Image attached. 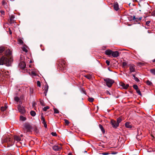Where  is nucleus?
Instances as JSON below:
<instances>
[{
    "mask_svg": "<svg viewBox=\"0 0 155 155\" xmlns=\"http://www.w3.org/2000/svg\"><path fill=\"white\" fill-rule=\"evenodd\" d=\"M133 88L135 89L136 90L138 89V87L137 85H134L133 86Z\"/></svg>",
    "mask_w": 155,
    "mask_h": 155,
    "instance_id": "nucleus-38",
    "label": "nucleus"
},
{
    "mask_svg": "<svg viewBox=\"0 0 155 155\" xmlns=\"http://www.w3.org/2000/svg\"><path fill=\"white\" fill-rule=\"evenodd\" d=\"M64 122H65V123L67 124V125H68L69 124V121H68V120H66V119H65L64 120Z\"/></svg>",
    "mask_w": 155,
    "mask_h": 155,
    "instance_id": "nucleus-44",
    "label": "nucleus"
},
{
    "mask_svg": "<svg viewBox=\"0 0 155 155\" xmlns=\"http://www.w3.org/2000/svg\"><path fill=\"white\" fill-rule=\"evenodd\" d=\"M87 152L86 151H85V152Z\"/></svg>",
    "mask_w": 155,
    "mask_h": 155,
    "instance_id": "nucleus-63",
    "label": "nucleus"
},
{
    "mask_svg": "<svg viewBox=\"0 0 155 155\" xmlns=\"http://www.w3.org/2000/svg\"><path fill=\"white\" fill-rule=\"evenodd\" d=\"M142 133L141 132V130H140V129H137V134L136 136V138L137 139H140V138H138V137L141 136V134Z\"/></svg>",
    "mask_w": 155,
    "mask_h": 155,
    "instance_id": "nucleus-15",
    "label": "nucleus"
},
{
    "mask_svg": "<svg viewBox=\"0 0 155 155\" xmlns=\"http://www.w3.org/2000/svg\"><path fill=\"white\" fill-rule=\"evenodd\" d=\"M37 84L38 87H40L41 86V83L39 81H37Z\"/></svg>",
    "mask_w": 155,
    "mask_h": 155,
    "instance_id": "nucleus-40",
    "label": "nucleus"
},
{
    "mask_svg": "<svg viewBox=\"0 0 155 155\" xmlns=\"http://www.w3.org/2000/svg\"><path fill=\"white\" fill-rule=\"evenodd\" d=\"M152 15H153L155 16V11L152 12Z\"/></svg>",
    "mask_w": 155,
    "mask_h": 155,
    "instance_id": "nucleus-52",
    "label": "nucleus"
},
{
    "mask_svg": "<svg viewBox=\"0 0 155 155\" xmlns=\"http://www.w3.org/2000/svg\"><path fill=\"white\" fill-rule=\"evenodd\" d=\"M48 85H47L45 87V88L44 89V90L45 91V92H44L45 93V92L46 93H47V92L48 91Z\"/></svg>",
    "mask_w": 155,
    "mask_h": 155,
    "instance_id": "nucleus-26",
    "label": "nucleus"
},
{
    "mask_svg": "<svg viewBox=\"0 0 155 155\" xmlns=\"http://www.w3.org/2000/svg\"><path fill=\"white\" fill-rule=\"evenodd\" d=\"M41 121H42V123H44V122H45V119L42 116L41 118Z\"/></svg>",
    "mask_w": 155,
    "mask_h": 155,
    "instance_id": "nucleus-41",
    "label": "nucleus"
},
{
    "mask_svg": "<svg viewBox=\"0 0 155 155\" xmlns=\"http://www.w3.org/2000/svg\"><path fill=\"white\" fill-rule=\"evenodd\" d=\"M141 137V136H139L138 137V138H140V139H138V140H140V138Z\"/></svg>",
    "mask_w": 155,
    "mask_h": 155,
    "instance_id": "nucleus-54",
    "label": "nucleus"
},
{
    "mask_svg": "<svg viewBox=\"0 0 155 155\" xmlns=\"http://www.w3.org/2000/svg\"><path fill=\"white\" fill-rule=\"evenodd\" d=\"M11 64L10 60L6 57L2 56L0 58V65L5 64L7 66H9Z\"/></svg>",
    "mask_w": 155,
    "mask_h": 155,
    "instance_id": "nucleus-2",
    "label": "nucleus"
},
{
    "mask_svg": "<svg viewBox=\"0 0 155 155\" xmlns=\"http://www.w3.org/2000/svg\"><path fill=\"white\" fill-rule=\"evenodd\" d=\"M107 94H109L110 95V93H109V91H107Z\"/></svg>",
    "mask_w": 155,
    "mask_h": 155,
    "instance_id": "nucleus-58",
    "label": "nucleus"
},
{
    "mask_svg": "<svg viewBox=\"0 0 155 155\" xmlns=\"http://www.w3.org/2000/svg\"><path fill=\"white\" fill-rule=\"evenodd\" d=\"M99 127L101 129V130L102 131L103 133H104L105 132V130H104V129L103 127L102 126V125H101V124H99Z\"/></svg>",
    "mask_w": 155,
    "mask_h": 155,
    "instance_id": "nucleus-20",
    "label": "nucleus"
},
{
    "mask_svg": "<svg viewBox=\"0 0 155 155\" xmlns=\"http://www.w3.org/2000/svg\"><path fill=\"white\" fill-rule=\"evenodd\" d=\"M54 113L58 114V113H59V112L58 110L57 109L55 108H54Z\"/></svg>",
    "mask_w": 155,
    "mask_h": 155,
    "instance_id": "nucleus-32",
    "label": "nucleus"
},
{
    "mask_svg": "<svg viewBox=\"0 0 155 155\" xmlns=\"http://www.w3.org/2000/svg\"><path fill=\"white\" fill-rule=\"evenodd\" d=\"M120 85L123 88L125 89V84L121 82L120 83Z\"/></svg>",
    "mask_w": 155,
    "mask_h": 155,
    "instance_id": "nucleus-29",
    "label": "nucleus"
},
{
    "mask_svg": "<svg viewBox=\"0 0 155 155\" xmlns=\"http://www.w3.org/2000/svg\"><path fill=\"white\" fill-rule=\"evenodd\" d=\"M125 127L128 128H131L132 127V125L131 123L127 122L125 124Z\"/></svg>",
    "mask_w": 155,
    "mask_h": 155,
    "instance_id": "nucleus-11",
    "label": "nucleus"
},
{
    "mask_svg": "<svg viewBox=\"0 0 155 155\" xmlns=\"http://www.w3.org/2000/svg\"><path fill=\"white\" fill-rule=\"evenodd\" d=\"M152 61H153V62H155V59H154V60H152Z\"/></svg>",
    "mask_w": 155,
    "mask_h": 155,
    "instance_id": "nucleus-56",
    "label": "nucleus"
},
{
    "mask_svg": "<svg viewBox=\"0 0 155 155\" xmlns=\"http://www.w3.org/2000/svg\"><path fill=\"white\" fill-rule=\"evenodd\" d=\"M51 134L52 135L54 136H57V134L56 133L52 132L51 133Z\"/></svg>",
    "mask_w": 155,
    "mask_h": 155,
    "instance_id": "nucleus-46",
    "label": "nucleus"
},
{
    "mask_svg": "<svg viewBox=\"0 0 155 155\" xmlns=\"http://www.w3.org/2000/svg\"><path fill=\"white\" fill-rule=\"evenodd\" d=\"M20 119L22 121H25L26 120V118L23 116H21L20 117Z\"/></svg>",
    "mask_w": 155,
    "mask_h": 155,
    "instance_id": "nucleus-31",
    "label": "nucleus"
},
{
    "mask_svg": "<svg viewBox=\"0 0 155 155\" xmlns=\"http://www.w3.org/2000/svg\"><path fill=\"white\" fill-rule=\"evenodd\" d=\"M14 140L18 142L19 141L21 140V138L17 136H15L14 137Z\"/></svg>",
    "mask_w": 155,
    "mask_h": 155,
    "instance_id": "nucleus-18",
    "label": "nucleus"
},
{
    "mask_svg": "<svg viewBox=\"0 0 155 155\" xmlns=\"http://www.w3.org/2000/svg\"><path fill=\"white\" fill-rule=\"evenodd\" d=\"M15 18V16L13 15H11L10 18V20L11 21H13L14 19Z\"/></svg>",
    "mask_w": 155,
    "mask_h": 155,
    "instance_id": "nucleus-33",
    "label": "nucleus"
},
{
    "mask_svg": "<svg viewBox=\"0 0 155 155\" xmlns=\"http://www.w3.org/2000/svg\"><path fill=\"white\" fill-rule=\"evenodd\" d=\"M7 108V107L5 106V107H2L1 108V109L2 111H4L6 110Z\"/></svg>",
    "mask_w": 155,
    "mask_h": 155,
    "instance_id": "nucleus-24",
    "label": "nucleus"
},
{
    "mask_svg": "<svg viewBox=\"0 0 155 155\" xmlns=\"http://www.w3.org/2000/svg\"><path fill=\"white\" fill-rule=\"evenodd\" d=\"M137 92L140 95H141V92L140 90H138V89L136 90Z\"/></svg>",
    "mask_w": 155,
    "mask_h": 155,
    "instance_id": "nucleus-42",
    "label": "nucleus"
},
{
    "mask_svg": "<svg viewBox=\"0 0 155 155\" xmlns=\"http://www.w3.org/2000/svg\"><path fill=\"white\" fill-rule=\"evenodd\" d=\"M112 51L110 50H107L105 51V54L107 55L110 56L112 54Z\"/></svg>",
    "mask_w": 155,
    "mask_h": 155,
    "instance_id": "nucleus-12",
    "label": "nucleus"
},
{
    "mask_svg": "<svg viewBox=\"0 0 155 155\" xmlns=\"http://www.w3.org/2000/svg\"><path fill=\"white\" fill-rule=\"evenodd\" d=\"M150 21H148L146 22V25L147 26H149V24L150 23Z\"/></svg>",
    "mask_w": 155,
    "mask_h": 155,
    "instance_id": "nucleus-43",
    "label": "nucleus"
},
{
    "mask_svg": "<svg viewBox=\"0 0 155 155\" xmlns=\"http://www.w3.org/2000/svg\"><path fill=\"white\" fill-rule=\"evenodd\" d=\"M37 71L36 70H33L31 72V73H29V74H31L33 76H36L37 74Z\"/></svg>",
    "mask_w": 155,
    "mask_h": 155,
    "instance_id": "nucleus-16",
    "label": "nucleus"
},
{
    "mask_svg": "<svg viewBox=\"0 0 155 155\" xmlns=\"http://www.w3.org/2000/svg\"><path fill=\"white\" fill-rule=\"evenodd\" d=\"M104 81L106 82L107 86L109 87L111 86L112 84L114 82V80L109 78L104 79Z\"/></svg>",
    "mask_w": 155,
    "mask_h": 155,
    "instance_id": "nucleus-4",
    "label": "nucleus"
},
{
    "mask_svg": "<svg viewBox=\"0 0 155 155\" xmlns=\"http://www.w3.org/2000/svg\"><path fill=\"white\" fill-rule=\"evenodd\" d=\"M21 137H22L23 136V135H22V134L21 135Z\"/></svg>",
    "mask_w": 155,
    "mask_h": 155,
    "instance_id": "nucleus-61",
    "label": "nucleus"
},
{
    "mask_svg": "<svg viewBox=\"0 0 155 155\" xmlns=\"http://www.w3.org/2000/svg\"><path fill=\"white\" fill-rule=\"evenodd\" d=\"M22 50L23 51H25V52H28L27 50L24 46L22 48Z\"/></svg>",
    "mask_w": 155,
    "mask_h": 155,
    "instance_id": "nucleus-34",
    "label": "nucleus"
},
{
    "mask_svg": "<svg viewBox=\"0 0 155 155\" xmlns=\"http://www.w3.org/2000/svg\"><path fill=\"white\" fill-rule=\"evenodd\" d=\"M112 55L114 58L117 57L119 56V53L118 51H112Z\"/></svg>",
    "mask_w": 155,
    "mask_h": 155,
    "instance_id": "nucleus-10",
    "label": "nucleus"
},
{
    "mask_svg": "<svg viewBox=\"0 0 155 155\" xmlns=\"http://www.w3.org/2000/svg\"><path fill=\"white\" fill-rule=\"evenodd\" d=\"M127 65V63L126 62H123L122 63V66L123 67H125Z\"/></svg>",
    "mask_w": 155,
    "mask_h": 155,
    "instance_id": "nucleus-30",
    "label": "nucleus"
},
{
    "mask_svg": "<svg viewBox=\"0 0 155 155\" xmlns=\"http://www.w3.org/2000/svg\"><path fill=\"white\" fill-rule=\"evenodd\" d=\"M31 115L33 117L35 116L36 115L35 112L33 110H32L30 112Z\"/></svg>",
    "mask_w": 155,
    "mask_h": 155,
    "instance_id": "nucleus-23",
    "label": "nucleus"
},
{
    "mask_svg": "<svg viewBox=\"0 0 155 155\" xmlns=\"http://www.w3.org/2000/svg\"><path fill=\"white\" fill-rule=\"evenodd\" d=\"M1 14H2V15H4V12L3 11H1Z\"/></svg>",
    "mask_w": 155,
    "mask_h": 155,
    "instance_id": "nucleus-51",
    "label": "nucleus"
},
{
    "mask_svg": "<svg viewBox=\"0 0 155 155\" xmlns=\"http://www.w3.org/2000/svg\"><path fill=\"white\" fill-rule=\"evenodd\" d=\"M82 90L83 91V93L85 94V91L83 89H82Z\"/></svg>",
    "mask_w": 155,
    "mask_h": 155,
    "instance_id": "nucleus-53",
    "label": "nucleus"
},
{
    "mask_svg": "<svg viewBox=\"0 0 155 155\" xmlns=\"http://www.w3.org/2000/svg\"><path fill=\"white\" fill-rule=\"evenodd\" d=\"M20 61H23V60L24 61V57L23 55H21L20 57Z\"/></svg>",
    "mask_w": 155,
    "mask_h": 155,
    "instance_id": "nucleus-36",
    "label": "nucleus"
},
{
    "mask_svg": "<svg viewBox=\"0 0 155 155\" xmlns=\"http://www.w3.org/2000/svg\"><path fill=\"white\" fill-rule=\"evenodd\" d=\"M23 131L24 133H30L32 131L33 128L31 125L28 123H25L23 125Z\"/></svg>",
    "mask_w": 155,
    "mask_h": 155,
    "instance_id": "nucleus-1",
    "label": "nucleus"
},
{
    "mask_svg": "<svg viewBox=\"0 0 155 155\" xmlns=\"http://www.w3.org/2000/svg\"><path fill=\"white\" fill-rule=\"evenodd\" d=\"M107 153H103V155H107Z\"/></svg>",
    "mask_w": 155,
    "mask_h": 155,
    "instance_id": "nucleus-57",
    "label": "nucleus"
},
{
    "mask_svg": "<svg viewBox=\"0 0 155 155\" xmlns=\"http://www.w3.org/2000/svg\"><path fill=\"white\" fill-rule=\"evenodd\" d=\"M147 84L149 85H151L152 84V83L148 80L147 81Z\"/></svg>",
    "mask_w": 155,
    "mask_h": 155,
    "instance_id": "nucleus-37",
    "label": "nucleus"
},
{
    "mask_svg": "<svg viewBox=\"0 0 155 155\" xmlns=\"http://www.w3.org/2000/svg\"><path fill=\"white\" fill-rule=\"evenodd\" d=\"M141 19H142L141 18H138V20H140Z\"/></svg>",
    "mask_w": 155,
    "mask_h": 155,
    "instance_id": "nucleus-55",
    "label": "nucleus"
},
{
    "mask_svg": "<svg viewBox=\"0 0 155 155\" xmlns=\"http://www.w3.org/2000/svg\"><path fill=\"white\" fill-rule=\"evenodd\" d=\"M4 54L6 56L10 57L11 54L12 52L9 49H7L6 50L5 49V50L4 51Z\"/></svg>",
    "mask_w": 155,
    "mask_h": 155,
    "instance_id": "nucleus-7",
    "label": "nucleus"
},
{
    "mask_svg": "<svg viewBox=\"0 0 155 155\" xmlns=\"http://www.w3.org/2000/svg\"><path fill=\"white\" fill-rule=\"evenodd\" d=\"M130 73L135 71V66L133 64H130Z\"/></svg>",
    "mask_w": 155,
    "mask_h": 155,
    "instance_id": "nucleus-9",
    "label": "nucleus"
},
{
    "mask_svg": "<svg viewBox=\"0 0 155 155\" xmlns=\"http://www.w3.org/2000/svg\"><path fill=\"white\" fill-rule=\"evenodd\" d=\"M43 124H44L45 127V128L46 127H47V125L46 122H44V123H43Z\"/></svg>",
    "mask_w": 155,
    "mask_h": 155,
    "instance_id": "nucleus-47",
    "label": "nucleus"
},
{
    "mask_svg": "<svg viewBox=\"0 0 155 155\" xmlns=\"http://www.w3.org/2000/svg\"><path fill=\"white\" fill-rule=\"evenodd\" d=\"M49 107L47 106L43 108V111H46L48 109H49Z\"/></svg>",
    "mask_w": 155,
    "mask_h": 155,
    "instance_id": "nucleus-28",
    "label": "nucleus"
},
{
    "mask_svg": "<svg viewBox=\"0 0 155 155\" xmlns=\"http://www.w3.org/2000/svg\"><path fill=\"white\" fill-rule=\"evenodd\" d=\"M106 63L108 66L109 65L110 62L108 60H106Z\"/></svg>",
    "mask_w": 155,
    "mask_h": 155,
    "instance_id": "nucleus-45",
    "label": "nucleus"
},
{
    "mask_svg": "<svg viewBox=\"0 0 155 155\" xmlns=\"http://www.w3.org/2000/svg\"><path fill=\"white\" fill-rule=\"evenodd\" d=\"M133 79H134L136 81L138 82L139 81V79L137 78L133 74Z\"/></svg>",
    "mask_w": 155,
    "mask_h": 155,
    "instance_id": "nucleus-21",
    "label": "nucleus"
},
{
    "mask_svg": "<svg viewBox=\"0 0 155 155\" xmlns=\"http://www.w3.org/2000/svg\"><path fill=\"white\" fill-rule=\"evenodd\" d=\"M2 141L3 143H7L10 145L14 144V142L12 139L9 137H4L2 139Z\"/></svg>",
    "mask_w": 155,
    "mask_h": 155,
    "instance_id": "nucleus-3",
    "label": "nucleus"
},
{
    "mask_svg": "<svg viewBox=\"0 0 155 155\" xmlns=\"http://www.w3.org/2000/svg\"><path fill=\"white\" fill-rule=\"evenodd\" d=\"M150 71L152 74L155 75V69H151L150 70Z\"/></svg>",
    "mask_w": 155,
    "mask_h": 155,
    "instance_id": "nucleus-27",
    "label": "nucleus"
},
{
    "mask_svg": "<svg viewBox=\"0 0 155 155\" xmlns=\"http://www.w3.org/2000/svg\"><path fill=\"white\" fill-rule=\"evenodd\" d=\"M94 98L92 97L89 98L88 99V101L90 102H92L94 100Z\"/></svg>",
    "mask_w": 155,
    "mask_h": 155,
    "instance_id": "nucleus-39",
    "label": "nucleus"
},
{
    "mask_svg": "<svg viewBox=\"0 0 155 155\" xmlns=\"http://www.w3.org/2000/svg\"><path fill=\"white\" fill-rule=\"evenodd\" d=\"M5 49V48L3 47H0V53H1L3 51H4Z\"/></svg>",
    "mask_w": 155,
    "mask_h": 155,
    "instance_id": "nucleus-22",
    "label": "nucleus"
},
{
    "mask_svg": "<svg viewBox=\"0 0 155 155\" xmlns=\"http://www.w3.org/2000/svg\"><path fill=\"white\" fill-rule=\"evenodd\" d=\"M14 100L18 102L19 100V98L18 97H15Z\"/></svg>",
    "mask_w": 155,
    "mask_h": 155,
    "instance_id": "nucleus-35",
    "label": "nucleus"
},
{
    "mask_svg": "<svg viewBox=\"0 0 155 155\" xmlns=\"http://www.w3.org/2000/svg\"><path fill=\"white\" fill-rule=\"evenodd\" d=\"M137 18H136L135 16H134L133 18V20H136V19Z\"/></svg>",
    "mask_w": 155,
    "mask_h": 155,
    "instance_id": "nucleus-50",
    "label": "nucleus"
},
{
    "mask_svg": "<svg viewBox=\"0 0 155 155\" xmlns=\"http://www.w3.org/2000/svg\"><path fill=\"white\" fill-rule=\"evenodd\" d=\"M18 43L20 44H22L23 43V41L20 39H18Z\"/></svg>",
    "mask_w": 155,
    "mask_h": 155,
    "instance_id": "nucleus-25",
    "label": "nucleus"
},
{
    "mask_svg": "<svg viewBox=\"0 0 155 155\" xmlns=\"http://www.w3.org/2000/svg\"><path fill=\"white\" fill-rule=\"evenodd\" d=\"M63 63L64 64V61H63Z\"/></svg>",
    "mask_w": 155,
    "mask_h": 155,
    "instance_id": "nucleus-62",
    "label": "nucleus"
},
{
    "mask_svg": "<svg viewBox=\"0 0 155 155\" xmlns=\"http://www.w3.org/2000/svg\"><path fill=\"white\" fill-rule=\"evenodd\" d=\"M122 119L120 118L119 117L117 119V123L119 125V123L122 121Z\"/></svg>",
    "mask_w": 155,
    "mask_h": 155,
    "instance_id": "nucleus-19",
    "label": "nucleus"
},
{
    "mask_svg": "<svg viewBox=\"0 0 155 155\" xmlns=\"http://www.w3.org/2000/svg\"><path fill=\"white\" fill-rule=\"evenodd\" d=\"M12 32H11V31H10V34H12Z\"/></svg>",
    "mask_w": 155,
    "mask_h": 155,
    "instance_id": "nucleus-59",
    "label": "nucleus"
},
{
    "mask_svg": "<svg viewBox=\"0 0 155 155\" xmlns=\"http://www.w3.org/2000/svg\"><path fill=\"white\" fill-rule=\"evenodd\" d=\"M19 65L21 68L23 69H24L26 66V64L24 61L23 60V61H20Z\"/></svg>",
    "mask_w": 155,
    "mask_h": 155,
    "instance_id": "nucleus-8",
    "label": "nucleus"
},
{
    "mask_svg": "<svg viewBox=\"0 0 155 155\" xmlns=\"http://www.w3.org/2000/svg\"><path fill=\"white\" fill-rule=\"evenodd\" d=\"M88 79H90L91 78V76H85Z\"/></svg>",
    "mask_w": 155,
    "mask_h": 155,
    "instance_id": "nucleus-49",
    "label": "nucleus"
},
{
    "mask_svg": "<svg viewBox=\"0 0 155 155\" xmlns=\"http://www.w3.org/2000/svg\"><path fill=\"white\" fill-rule=\"evenodd\" d=\"M68 155H71V153H69Z\"/></svg>",
    "mask_w": 155,
    "mask_h": 155,
    "instance_id": "nucleus-60",
    "label": "nucleus"
},
{
    "mask_svg": "<svg viewBox=\"0 0 155 155\" xmlns=\"http://www.w3.org/2000/svg\"><path fill=\"white\" fill-rule=\"evenodd\" d=\"M53 149L55 151L59 150L61 149V147L57 145H54L53 147Z\"/></svg>",
    "mask_w": 155,
    "mask_h": 155,
    "instance_id": "nucleus-13",
    "label": "nucleus"
},
{
    "mask_svg": "<svg viewBox=\"0 0 155 155\" xmlns=\"http://www.w3.org/2000/svg\"><path fill=\"white\" fill-rule=\"evenodd\" d=\"M110 123L112 127L114 128H116L119 126L118 124L117 123V122H116L115 120H111Z\"/></svg>",
    "mask_w": 155,
    "mask_h": 155,
    "instance_id": "nucleus-5",
    "label": "nucleus"
},
{
    "mask_svg": "<svg viewBox=\"0 0 155 155\" xmlns=\"http://www.w3.org/2000/svg\"><path fill=\"white\" fill-rule=\"evenodd\" d=\"M2 5L5 8H8V5H7V3L5 1H3L2 2Z\"/></svg>",
    "mask_w": 155,
    "mask_h": 155,
    "instance_id": "nucleus-17",
    "label": "nucleus"
},
{
    "mask_svg": "<svg viewBox=\"0 0 155 155\" xmlns=\"http://www.w3.org/2000/svg\"><path fill=\"white\" fill-rule=\"evenodd\" d=\"M18 108L19 111L21 114H24L25 113V110L23 107L19 105H18Z\"/></svg>",
    "mask_w": 155,
    "mask_h": 155,
    "instance_id": "nucleus-6",
    "label": "nucleus"
},
{
    "mask_svg": "<svg viewBox=\"0 0 155 155\" xmlns=\"http://www.w3.org/2000/svg\"><path fill=\"white\" fill-rule=\"evenodd\" d=\"M129 86V85L128 84H127L125 85V89H127L128 87Z\"/></svg>",
    "mask_w": 155,
    "mask_h": 155,
    "instance_id": "nucleus-48",
    "label": "nucleus"
},
{
    "mask_svg": "<svg viewBox=\"0 0 155 155\" xmlns=\"http://www.w3.org/2000/svg\"><path fill=\"white\" fill-rule=\"evenodd\" d=\"M114 9L116 11H117L119 9L118 5L117 2L114 3Z\"/></svg>",
    "mask_w": 155,
    "mask_h": 155,
    "instance_id": "nucleus-14",
    "label": "nucleus"
}]
</instances>
